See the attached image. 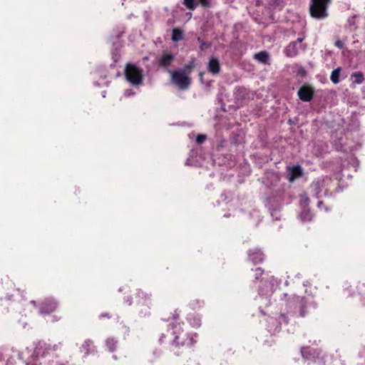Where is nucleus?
I'll return each instance as SVG.
<instances>
[{"mask_svg":"<svg viewBox=\"0 0 365 365\" xmlns=\"http://www.w3.org/2000/svg\"><path fill=\"white\" fill-rule=\"evenodd\" d=\"M351 78H354L353 83L361 84L364 81V73L361 71L354 72L351 74Z\"/></svg>","mask_w":365,"mask_h":365,"instance_id":"22","label":"nucleus"},{"mask_svg":"<svg viewBox=\"0 0 365 365\" xmlns=\"http://www.w3.org/2000/svg\"><path fill=\"white\" fill-rule=\"evenodd\" d=\"M8 286L5 290V299L9 301H16L18 297L21 299L24 297V289L16 288L13 282L7 283Z\"/></svg>","mask_w":365,"mask_h":365,"instance_id":"7","label":"nucleus"},{"mask_svg":"<svg viewBox=\"0 0 365 365\" xmlns=\"http://www.w3.org/2000/svg\"><path fill=\"white\" fill-rule=\"evenodd\" d=\"M301 354L302 357L305 360H312L315 359V357L319 356L320 354V351L317 349H313L309 346L302 347L301 348Z\"/></svg>","mask_w":365,"mask_h":365,"instance_id":"10","label":"nucleus"},{"mask_svg":"<svg viewBox=\"0 0 365 365\" xmlns=\"http://www.w3.org/2000/svg\"><path fill=\"white\" fill-rule=\"evenodd\" d=\"M190 323L193 327L198 328L201 325V320L198 317L193 316L190 318Z\"/></svg>","mask_w":365,"mask_h":365,"instance_id":"27","label":"nucleus"},{"mask_svg":"<svg viewBox=\"0 0 365 365\" xmlns=\"http://www.w3.org/2000/svg\"><path fill=\"white\" fill-rule=\"evenodd\" d=\"M332 0H310L309 11L310 16L317 20H322L329 16L328 9Z\"/></svg>","mask_w":365,"mask_h":365,"instance_id":"2","label":"nucleus"},{"mask_svg":"<svg viewBox=\"0 0 365 365\" xmlns=\"http://www.w3.org/2000/svg\"><path fill=\"white\" fill-rule=\"evenodd\" d=\"M182 4L189 10L194 11L198 5V1L197 0H183Z\"/></svg>","mask_w":365,"mask_h":365,"instance_id":"25","label":"nucleus"},{"mask_svg":"<svg viewBox=\"0 0 365 365\" xmlns=\"http://www.w3.org/2000/svg\"><path fill=\"white\" fill-rule=\"evenodd\" d=\"M341 72V68L338 67L337 68L332 71L330 76V79L334 84H336L339 82V75Z\"/></svg>","mask_w":365,"mask_h":365,"instance_id":"24","label":"nucleus"},{"mask_svg":"<svg viewBox=\"0 0 365 365\" xmlns=\"http://www.w3.org/2000/svg\"><path fill=\"white\" fill-rule=\"evenodd\" d=\"M143 69L133 63H127L125 68V76L128 82L135 86L143 83Z\"/></svg>","mask_w":365,"mask_h":365,"instance_id":"4","label":"nucleus"},{"mask_svg":"<svg viewBox=\"0 0 365 365\" xmlns=\"http://www.w3.org/2000/svg\"><path fill=\"white\" fill-rule=\"evenodd\" d=\"M197 333L185 331L180 323H170L165 332L161 334L159 343L175 356H180L185 350L192 349L197 342Z\"/></svg>","mask_w":365,"mask_h":365,"instance_id":"1","label":"nucleus"},{"mask_svg":"<svg viewBox=\"0 0 365 365\" xmlns=\"http://www.w3.org/2000/svg\"><path fill=\"white\" fill-rule=\"evenodd\" d=\"M255 279H259V277L263 274L264 270L261 267H257L255 269Z\"/></svg>","mask_w":365,"mask_h":365,"instance_id":"30","label":"nucleus"},{"mask_svg":"<svg viewBox=\"0 0 365 365\" xmlns=\"http://www.w3.org/2000/svg\"><path fill=\"white\" fill-rule=\"evenodd\" d=\"M335 46L339 48H341L343 47L344 44L341 41L339 40L335 42Z\"/></svg>","mask_w":365,"mask_h":365,"instance_id":"33","label":"nucleus"},{"mask_svg":"<svg viewBox=\"0 0 365 365\" xmlns=\"http://www.w3.org/2000/svg\"><path fill=\"white\" fill-rule=\"evenodd\" d=\"M297 94L302 101L309 102L313 99L314 90L309 86L304 85L298 90Z\"/></svg>","mask_w":365,"mask_h":365,"instance_id":"9","label":"nucleus"},{"mask_svg":"<svg viewBox=\"0 0 365 365\" xmlns=\"http://www.w3.org/2000/svg\"><path fill=\"white\" fill-rule=\"evenodd\" d=\"M207 139V136L203 134H199L196 138V142L198 144H202Z\"/></svg>","mask_w":365,"mask_h":365,"instance_id":"31","label":"nucleus"},{"mask_svg":"<svg viewBox=\"0 0 365 365\" xmlns=\"http://www.w3.org/2000/svg\"><path fill=\"white\" fill-rule=\"evenodd\" d=\"M300 203L303 208L308 207L310 200L307 194H303L300 196Z\"/></svg>","mask_w":365,"mask_h":365,"instance_id":"26","label":"nucleus"},{"mask_svg":"<svg viewBox=\"0 0 365 365\" xmlns=\"http://www.w3.org/2000/svg\"><path fill=\"white\" fill-rule=\"evenodd\" d=\"M197 41L200 43V49L204 51L211 47V43L202 41L200 37H197Z\"/></svg>","mask_w":365,"mask_h":365,"instance_id":"28","label":"nucleus"},{"mask_svg":"<svg viewBox=\"0 0 365 365\" xmlns=\"http://www.w3.org/2000/svg\"><path fill=\"white\" fill-rule=\"evenodd\" d=\"M170 74L172 83L180 90H187L189 88L192 81L190 77L179 70L173 71Z\"/></svg>","mask_w":365,"mask_h":365,"instance_id":"5","label":"nucleus"},{"mask_svg":"<svg viewBox=\"0 0 365 365\" xmlns=\"http://www.w3.org/2000/svg\"><path fill=\"white\" fill-rule=\"evenodd\" d=\"M207 71L213 76L217 75L221 71V66L217 58L211 57L207 64Z\"/></svg>","mask_w":365,"mask_h":365,"instance_id":"11","label":"nucleus"},{"mask_svg":"<svg viewBox=\"0 0 365 365\" xmlns=\"http://www.w3.org/2000/svg\"><path fill=\"white\" fill-rule=\"evenodd\" d=\"M81 351L84 353L85 356H88L95 351V346L93 342L90 340H86L81 347Z\"/></svg>","mask_w":365,"mask_h":365,"instance_id":"15","label":"nucleus"},{"mask_svg":"<svg viewBox=\"0 0 365 365\" xmlns=\"http://www.w3.org/2000/svg\"><path fill=\"white\" fill-rule=\"evenodd\" d=\"M301 46L303 48L304 50L306 48V46L302 45Z\"/></svg>","mask_w":365,"mask_h":365,"instance_id":"37","label":"nucleus"},{"mask_svg":"<svg viewBox=\"0 0 365 365\" xmlns=\"http://www.w3.org/2000/svg\"><path fill=\"white\" fill-rule=\"evenodd\" d=\"M175 60V54L165 51L157 58V64L158 67L163 68L170 73L172 71L169 70V68L174 63Z\"/></svg>","mask_w":365,"mask_h":365,"instance_id":"6","label":"nucleus"},{"mask_svg":"<svg viewBox=\"0 0 365 365\" xmlns=\"http://www.w3.org/2000/svg\"><path fill=\"white\" fill-rule=\"evenodd\" d=\"M324 186V179L319 178L312 182L311 184V188L314 192L317 197H319V195L321 193L323 187Z\"/></svg>","mask_w":365,"mask_h":365,"instance_id":"16","label":"nucleus"},{"mask_svg":"<svg viewBox=\"0 0 365 365\" xmlns=\"http://www.w3.org/2000/svg\"><path fill=\"white\" fill-rule=\"evenodd\" d=\"M304 41V38H298L296 41H294L293 42H297V45L299 43H302Z\"/></svg>","mask_w":365,"mask_h":365,"instance_id":"34","label":"nucleus"},{"mask_svg":"<svg viewBox=\"0 0 365 365\" xmlns=\"http://www.w3.org/2000/svg\"><path fill=\"white\" fill-rule=\"evenodd\" d=\"M184 38L183 31L178 29L174 28L172 31V40L174 42H178Z\"/></svg>","mask_w":365,"mask_h":365,"instance_id":"19","label":"nucleus"},{"mask_svg":"<svg viewBox=\"0 0 365 365\" xmlns=\"http://www.w3.org/2000/svg\"><path fill=\"white\" fill-rule=\"evenodd\" d=\"M303 171L300 165H294L289 168V180L293 182L294 180L302 177Z\"/></svg>","mask_w":365,"mask_h":365,"instance_id":"13","label":"nucleus"},{"mask_svg":"<svg viewBox=\"0 0 365 365\" xmlns=\"http://www.w3.org/2000/svg\"><path fill=\"white\" fill-rule=\"evenodd\" d=\"M299 217L302 221L308 222L312 220L313 215L308 207H305L303 208Z\"/></svg>","mask_w":365,"mask_h":365,"instance_id":"20","label":"nucleus"},{"mask_svg":"<svg viewBox=\"0 0 365 365\" xmlns=\"http://www.w3.org/2000/svg\"><path fill=\"white\" fill-rule=\"evenodd\" d=\"M57 302L53 298L45 299L40 305L39 312L41 314H51L56 310Z\"/></svg>","mask_w":365,"mask_h":365,"instance_id":"8","label":"nucleus"},{"mask_svg":"<svg viewBox=\"0 0 365 365\" xmlns=\"http://www.w3.org/2000/svg\"><path fill=\"white\" fill-rule=\"evenodd\" d=\"M294 300L299 304V314L301 317H304L307 314L306 307H307V300L304 297L294 296Z\"/></svg>","mask_w":365,"mask_h":365,"instance_id":"17","label":"nucleus"},{"mask_svg":"<svg viewBox=\"0 0 365 365\" xmlns=\"http://www.w3.org/2000/svg\"><path fill=\"white\" fill-rule=\"evenodd\" d=\"M135 304L140 317H145L150 315V308L153 305L151 294L141 289L135 294Z\"/></svg>","mask_w":365,"mask_h":365,"instance_id":"3","label":"nucleus"},{"mask_svg":"<svg viewBox=\"0 0 365 365\" xmlns=\"http://www.w3.org/2000/svg\"><path fill=\"white\" fill-rule=\"evenodd\" d=\"M254 58L259 63L267 64L269 60V55L268 52L263 51L255 53Z\"/></svg>","mask_w":365,"mask_h":365,"instance_id":"18","label":"nucleus"},{"mask_svg":"<svg viewBox=\"0 0 365 365\" xmlns=\"http://www.w3.org/2000/svg\"><path fill=\"white\" fill-rule=\"evenodd\" d=\"M202 304L203 302L200 301V300H193L191 303H190V306L192 307V309H195L196 307L197 306L198 307H200L202 306Z\"/></svg>","mask_w":365,"mask_h":365,"instance_id":"32","label":"nucleus"},{"mask_svg":"<svg viewBox=\"0 0 365 365\" xmlns=\"http://www.w3.org/2000/svg\"><path fill=\"white\" fill-rule=\"evenodd\" d=\"M197 1L204 8H210L211 6L210 0H197Z\"/></svg>","mask_w":365,"mask_h":365,"instance_id":"29","label":"nucleus"},{"mask_svg":"<svg viewBox=\"0 0 365 365\" xmlns=\"http://www.w3.org/2000/svg\"><path fill=\"white\" fill-rule=\"evenodd\" d=\"M284 53L287 57H295L298 54V46L297 45V42H290L284 48Z\"/></svg>","mask_w":365,"mask_h":365,"instance_id":"14","label":"nucleus"},{"mask_svg":"<svg viewBox=\"0 0 365 365\" xmlns=\"http://www.w3.org/2000/svg\"><path fill=\"white\" fill-rule=\"evenodd\" d=\"M118 341L113 338H108L106 341V346L108 350L110 352H113L116 350Z\"/></svg>","mask_w":365,"mask_h":365,"instance_id":"21","label":"nucleus"},{"mask_svg":"<svg viewBox=\"0 0 365 365\" xmlns=\"http://www.w3.org/2000/svg\"><path fill=\"white\" fill-rule=\"evenodd\" d=\"M248 255L250 259L255 264L262 262L264 260V254L258 249L250 250Z\"/></svg>","mask_w":365,"mask_h":365,"instance_id":"12","label":"nucleus"},{"mask_svg":"<svg viewBox=\"0 0 365 365\" xmlns=\"http://www.w3.org/2000/svg\"><path fill=\"white\" fill-rule=\"evenodd\" d=\"M195 67V61L192 59L187 64H186L182 69L179 71L183 72V73L188 75L191 73L192 70Z\"/></svg>","mask_w":365,"mask_h":365,"instance_id":"23","label":"nucleus"},{"mask_svg":"<svg viewBox=\"0 0 365 365\" xmlns=\"http://www.w3.org/2000/svg\"><path fill=\"white\" fill-rule=\"evenodd\" d=\"M323 202L322 201H319L318 203H317V206L319 208H321L322 207H323Z\"/></svg>","mask_w":365,"mask_h":365,"instance_id":"35","label":"nucleus"},{"mask_svg":"<svg viewBox=\"0 0 365 365\" xmlns=\"http://www.w3.org/2000/svg\"><path fill=\"white\" fill-rule=\"evenodd\" d=\"M58 349V345L53 346V350L56 351Z\"/></svg>","mask_w":365,"mask_h":365,"instance_id":"36","label":"nucleus"}]
</instances>
